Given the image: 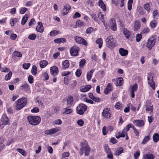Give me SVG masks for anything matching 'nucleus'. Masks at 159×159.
I'll use <instances>...</instances> for the list:
<instances>
[{
    "mask_svg": "<svg viewBox=\"0 0 159 159\" xmlns=\"http://www.w3.org/2000/svg\"><path fill=\"white\" fill-rule=\"evenodd\" d=\"M58 69L56 66H53L50 68V72L52 75L56 76L58 74Z\"/></svg>",
    "mask_w": 159,
    "mask_h": 159,
    "instance_id": "obj_13",
    "label": "nucleus"
},
{
    "mask_svg": "<svg viewBox=\"0 0 159 159\" xmlns=\"http://www.w3.org/2000/svg\"><path fill=\"white\" fill-rule=\"evenodd\" d=\"M141 23L139 21L135 20L134 21V30L135 31H138L140 28Z\"/></svg>",
    "mask_w": 159,
    "mask_h": 159,
    "instance_id": "obj_20",
    "label": "nucleus"
},
{
    "mask_svg": "<svg viewBox=\"0 0 159 159\" xmlns=\"http://www.w3.org/2000/svg\"><path fill=\"white\" fill-rule=\"evenodd\" d=\"M153 139L155 142H157L159 140V135L157 133H154L153 135Z\"/></svg>",
    "mask_w": 159,
    "mask_h": 159,
    "instance_id": "obj_41",
    "label": "nucleus"
},
{
    "mask_svg": "<svg viewBox=\"0 0 159 159\" xmlns=\"http://www.w3.org/2000/svg\"><path fill=\"white\" fill-rule=\"evenodd\" d=\"M62 68L65 69L69 67L70 64L68 60H66L62 62Z\"/></svg>",
    "mask_w": 159,
    "mask_h": 159,
    "instance_id": "obj_28",
    "label": "nucleus"
},
{
    "mask_svg": "<svg viewBox=\"0 0 159 159\" xmlns=\"http://www.w3.org/2000/svg\"><path fill=\"white\" fill-rule=\"evenodd\" d=\"M150 31L149 28L146 27L143 29L141 31V33L142 34H145L148 33Z\"/></svg>",
    "mask_w": 159,
    "mask_h": 159,
    "instance_id": "obj_40",
    "label": "nucleus"
},
{
    "mask_svg": "<svg viewBox=\"0 0 159 159\" xmlns=\"http://www.w3.org/2000/svg\"><path fill=\"white\" fill-rule=\"evenodd\" d=\"M98 4L104 11H105L106 10V5L102 0H99L98 2Z\"/></svg>",
    "mask_w": 159,
    "mask_h": 159,
    "instance_id": "obj_26",
    "label": "nucleus"
},
{
    "mask_svg": "<svg viewBox=\"0 0 159 159\" xmlns=\"http://www.w3.org/2000/svg\"><path fill=\"white\" fill-rule=\"evenodd\" d=\"M20 88L25 92L30 93V87L27 83H24L20 86Z\"/></svg>",
    "mask_w": 159,
    "mask_h": 159,
    "instance_id": "obj_15",
    "label": "nucleus"
},
{
    "mask_svg": "<svg viewBox=\"0 0 159 159\" xmlns=\"http://www.w3.org/2000/svg\"><path fill=\"white\" fill-rule=\"evenodd\" d=\"M76 25L78 27L84 26V23L81 20H77L76 22Z\"/></svg>",
    "mask_w": 159,
    "mask_h": 159,
    "instance_id": "obj_46",
    "label": "nucleus"
},
{
    "mask_svg": "<svg viewBox=\"0 0 159 159\" xmlns=\"http://www.w3.org/2000/svg\"><path fill=\"white\" fill-rule=\"evenodd\" d=\"M37 71L36 66L35 65L33 66L31 71L32 74L34 76H36L37 74Z\"/></svg>",
    "mask_w": 159,
    "mask_h": 159,
    "instance_id": "obj_38",
    "label": "nucleus"
},
{
    "mask_svg": "<svg viewBox=\"0 0 159 159\" xmlns=\"http://www.w3.org/2000/svg\"><path fill=\"white\" fill-rule=\"evenodd\" d=\"M67 106L68 107H70L72 106L73 103V99L72 96H69L66 98Z\"/></svg>",
    "mask_w": 159,
    "mask_h": 159,
    "instance_id": "obj_22",
    "label": "nucleus"
},
{
    "mask_svg": "<svg viewBox=\"0 0 159 159\" xmlns=\"http://www.w3.org/2000/svg\"><path fill=\"white\" fill-rule=\"evenodd\" d=\"M54 42L57 43H65L66 42V39L64 38H57L54 40Z\"/></svg>",
    "mask_w": 159,
    "mask_h": 159,
    "instance_id": "obj_30",
    "label": "nucleus"
},
{
    "mask_svg": "<svg viewBox=\"0 0 159 159\" xmlns=\"http://www.w3.org/2000/svg\"><path fill=\"white\" fill-rule=\"evenodd\" d=\"M70 7H67L66 6L63 7V8L61 11V12L63 15H66L68 13V11L70 9Z\"/></svg>",
    "mask_w": 159,
    "mask_h": 159,
    "instance_id": "obj_24",
    "label": "nucleus"
},
{
    "mask_svg": "<svg viewBox=\"0 0 159 159\" xmlns=\"http://www.w3.org/2000/svg\"><path fill=\"white\" fill-rule=\"evenodd\" d=\"M80 49L76 46H74L70 49V53L72 56H77L78 55V52Z\"/></svg>",
    "mask_w": 159,
    "mask_h": 159,
    "instance_id": "obj_9",
    "label": "nucleus"
},
{
    "mask_svg": "<svg viewBox=\"0 0 159 159\" xmlns=\"http://www.w3.org/2000/svg\"><path fill=\"white\" fill-rule=\"evenodd\" d=\"M111 25L110 27L111 29L114 31H116V26L115 20H112Z\"/></svg>",
    "mask_w": 159,
    "mask_h": 159,
    "instance_id": "obj_36",
    "label": "nucleus"
},
{
    "mask_svg": "<svg viewBox=\"0 0 159 159\" xmlns=\"http://www.w3.org/2000/svg\"><path fill=\"white\" fill-rule=\"evenodd\" d=\"M120 54L122 57L127 56L128 53V51L126 49H125L123 48H120L119 50Z\"/></svg>",
    "mask_w": 159,
    "mask_h": 159,
    "instance_id": "obj_19",
    "label": "nucleus"
},
{
    "mask_svg": "<svg viewBox=\"0 0 159 159\" xmlns=\"http://www.w3.org/2000/svg\"><path fill=\"white\" fill-rule=\"evenodd\" d=\"M150 140V137L149 135L145 136L142 141L141 143L143 144H145L148 142Z\"/></svg>",
    "mask_w": 159,
    "mask_h": 159,
    "instance_id": "obj_37",
    "label": "nucleus"
},
{
    "mask_svg": "<svg viewBox=\"0 0 159 159\" xmlns=\"http://www.w3.org/2000/svg\"><path fill=\"white\" fill-rule=\"evenodd\" d=\"M138 89V85L135 83L134 85L131 86L130 87L129 92L130 96L132 98H134L135 95L134 92L136 91Z\"/></svg>",
    "mask_w": 159,
    "mask_h": 159,
    "instance_id": "obj_11",
    "label": "nucleus"
},
{
    "mask_svg": "<svg viewBox=\"0 0 159 159\" xmlns=\"http://www.w3.org/2000/svg\"><path fill=\"white\" fill-rule=\"evenodd\" d=\"M146 110L147 111H150L151 112H152L153 108V106H148V105H146Z\"/></svg>",
    "mask_w": 159,
    "mask_h": 159,
    "instance_id": "obj_52",
    "label": "nucleus"
},
{
    "mask_svg": "<svg viewBox=\"0 0 159 159\" xmlns=\"http://www.w3.org/2000/svg\"><path fill=\"white\" fill-rule=\"evenodd\" d=\"M110 109L109 108H105L103 110L102 113L103 117L105 119H109L111 118V114L110 112Z\"/></svg>",
    "mask_w": 159,
    "mask_h": 159,
    "instance_id": "obj_8",
    "label": "nucleus"
},
{
    "mask_svg": "<svg viewBox=\"0 0 159 159\" xmlns=\"http://www.w3.org/2000/svg\"><path fill=\"white\" fill-rule=\"evenodd\" d=\"M12 72L11 71H10L7 74L5 77L4 80H5L7 81L10 80L12 75Z\"/></svg>",
    "mask_w": 159,
    "mask_h": 159,
    "instance_id": "obj_42",
    "label": "nucleus"
},
{
    "mask_svg": "<svg viewBox=\"0 0 159 159\" xmlns=\"http://www.w3.org/2000/svg\"><path fill=\"white\" fill-rule=\"evenodd\" d=\"M123 33L127 39L129 38L131 35L130 32L125 28L123 30Z\"/></svg>",
    "mask_w": 159,
    "mask_h": 159,
    "instance_id": "obj_29",
    "label": "nucleus"
},
{
    "mask_svg": "<svg viewBox=\"0 0 159 159\" xmlns=\"http://www.w3.org/2000/svg\"><path fill=\"white\" fill-rule=\"evenodd\" d=\"M27 119L30 124L34 126L38 125L41 121L40 117L38 116H29Z\"/></svg>",
    "mask_w": 159,
    "mask_h": 159,
    "instance_id": "obj_3",
    "label": "nucleus"
},
{
    "mask_svg": "<svg viewBox=\"0 0 159 159\" xmlns=\"http://www.w3.org/2000/svg\"><path fill=\"white\" fill-rule=\"evenodd\" d=\"M81 148L79 153L80 156L83 155L84 151L85 156H88L90 151V148L86 141H84L80 143Z\"/></svg>",
    "mask_w": 159,
    "mask_h": 159,
    "instance_id": "obj_1",
    "label": "nucleus"
},
{
    "mask_svg": "<svg viewBox=\"0 0 159 159\" xmlns=\"http://www.w3.org/2000/svg\"><path fill=\"white\" fill-rule=\"evenodd\" d=\"M159 15V13L158 11L156 9H154L153 12V18H156L157 16Z\"/></svg>",
    "mask_w": 159,
    "mask_h": 159,
    "instance_id": "obj_60",
    "label": "nucleus"
},
{
    "mask_svg": "<svg viewBox=\"0 0 159 159\" xmlns=\"http://www.w3.org/2000/svg\"><path fill=\"white\" fill-rule=\"evenodd\" d=\"M10 124V121L7 116L5 115H3L0 120V126L1 128H3L6 125Z\"/></svg>",
    "mask_w": 159,
    "mask_h": 159,
    "instance_id": "obj_7",
    "label": "nucleus"
},
{
    "mask_svg": "<svg viewBox=\"0 0 159 159\" xmlns=\"http://www.w3.org/2000/svg\"><path fill=\"white\" fill-rule=\"evenodd\" d=\"M154 156L151 153L145 154L143 156V159H153Z\"/></svg>",
    "mask_w": 159,
    "mask_h": 159,
    "instance_id": "obj_25",
    "label": "nucleus"
},
{
    "mask_svg": "<svg viewBox=\"0 0 159 159\" xmlns=\"http://www.w3.org/2000/svg\"><path fill=\"white\" fill-rule=\"evenodd\" d=\"M59 32L56 30H52V31L50 33V36L53 37L54 36L57 34Z\"/></svg>",
    "mask_w": 159,
    "mask_h": 159,
    "instance_id": "obj_53",
    "label": "nucleus"
},
{
    "mask_svg": "<svg viewBox=\"0 0 159 159\" xmlns=\"http://www.w3.org/2000/svg\"><path fill=\"white\" fill-rule=\"evenodd\" d=\"M10 69L6 67H4L2 68L1 71L3 72H7L9 71Z\"/></svg>",
    "mask_w": 159,
    "mask_h": 159,
    "instance_id": "obj_62",
    "label": "nucleus"
},
{
    "mask_svg": "<svg viewBox=\"0 0 159 159\" xmlns=\"http://www.w3.org/2000/svg\"><path fill=\"white\" fill-rule=\"evenodd\" d=\"M28 20V17L27 16L23 17L21 20V24L22 25H24L25 24L26 22Z\"/></svg>",
    "mask_w": 159,
    "mask_h": 159,
    "instance_id": "obj_58",
    "label": "nucleus"
},
{
    "mask_svg": "<svg viewBox=\"0 0 159 159\" xmlns=\"http://www.w3.org/2000/svg\"><path fill=\"white\" fill-rule=\"evenodd\" d=\"M42 77L43 78V80L46 81L49 79V76L48 73L47 72H45L42 75Z\"/></svg>",
    "mask_w": 159,
    "mask_h": 159,
    "instance_id": "obj_43",
    "label": "nucleus"
},
{
    "mask_svg": "<svg viewBox=\"0 0 159 159\" xmlns=\"http://www.w3.org/2000/svg\"><path fill=\"white\" fill-rule=\"evenodd\" d=\"M157 24V21L155 20H153L150 22V26L152 29H154L156 27Z\"/></svg>",
    "mask_w": 159,
    "mask_h": 159,
    "instance_id": "obj_31",
    "label": "nucleus"
},
{
    "mask_svg": "<svg viewBox=\"0 0 159 159\" xmlns=\"http://www.w3.org/2000/svg\"><path fill=\"white\" fill-rule=\"evenodd\" d=\"M74 39L76 43L83 44L85 46L87 45V43L84 39L79 36H75L74 37Z\"/></svg>",
    "mask_w": 159,
    "mask_h": 159,
    "instance_id": "obj_12",
    "label": "nucleus"
},
{
    "mask_svg": "<svg viewBox=\"0 0 159 159\" xmlns=\"http://www.w3.org/2000/svg\"><path fill=\"white\" fill-rule=\"evenodd\" d=\"M28 81L31 84L33 82L34 78L31 75H30L28 77Z\"/></svg>",
    "mask_w": 159,
    "mask_h": 159,
    "instance_id": "obj_61",
    "label": "nucleus"
},
{
    "mask_svg": "<svg viewBox=\"0 0 159 159\" xmlns=\"http://www.w3.org/2000/svg\"><path fill=\"white\" fill-rule=\"evenodd\" d=\"M64 112L63 113L64 114H68L70 113H72L73 111V110L71 109L70 108L69 109L67 107L66 108H65L64 109Z\"/></svg>",
    "mask_w": 159,
    "mask_h": 159,
    "instance_id": "obj_44",
    "label": "nucleus"
},
{
    "mask_svg": "<svg viewBox=\"0 0 159 159\" xmlns=\"http://www.w3.org/2000/svg\"><path fill=\"white\" fill-rule=\"evenodd\" d=\"M147 79L148 84L153 89H154L155 83L153 81V75L152 74L148 75Z\"/></svg>",
    "mask_w": 159,
    "mask_h": 159,
    "instance_id": "obj_10",
    "label": "nucleus"
},
{
    "mask_svg": "<svg viewBox=\"0 0 159 159\" xmlns=\"http://www.w3.org/2000/svg\"><path fill=\"white\" fill-rule=\"evenodd\" d=\"M28 38L30 40H34L36 39V36L35 34H32L28 36Z\"/></svg>",
    "mask_w": 159,
    "mask_h": 159,
    "instance_id": "obj_56",
    "label": "nucleus"
},
{
    "mask_svg": "<svg viewBox=\"0 0 159 159\" xmlns=\"http://www.w3.org/2000/svg\"><path fill=\"white\" fill-rule=\"evenodd\" d=\"M70 80L68 79V77H65L64 78V83L66 85L70 83Z\"/></svg>",
    "mask_w": 159,
    "mask_h": 159,
    "instance_id": "obj_63",
    "label": "nucleus"
},
{
    "mask_svg": "<svg viewBox=\"0 0 159 159\" xmlns=\"http://www.w3.org/2000/svg\"><path fill=\"white\" fill-rule=\"evenodd\" d=\"M91 88V86L90 85H87L84 87L80 89V91L83 92H85L89 91Z\"/></svg>",
    "mask_w": 159,
    "mask_h": 159,
    "instance_id": "obj_33",
    "label": "nucleus"
},
{
    "mask_svg": "<svg viewBox=\"0 0 159 159\" xmlns=\"http://www.w3.org/2000/svg\"><path fill=\"white\" fill-rule=\"evenodd\" d=\"M75 75L77 77H79L82 74V70L80 69L77 70L75 72Z\"/></svg>",
    "mask_w": 159,
    "mask_h": 159,
    "instance_id": "obj_57",
    "label": "nucleus"
},
{
    "mask_svg": "<svg viewBox=\"0 0 159 159\" xmlns=\"http://www.w3.org/2000/svg\"><path fill=\"white\" fill-rule=\"evenodd\" d=\"M132 129L134 131L135 135L137 136H139V131L134 126L132 127Z\"/></svg>",
    "mask_w": 159,
    "mask_h": 159,
    "instance_id": "obj_59",
    "label": "nucleus"
},
{
    "mask_svg": "<svg viewBox=\"0 0 159 159\" xmlns=\"http://www.w3.org/2000/svg\"><path fill=\"white\" fill-rule=\"evenodd\" d=\"M48 64V62L46 60H43L39 62L40 67L42 68H44Z\"/></svg>",
    "mask_w": 159,
    "mask_h": 159,
    "instance_id": "obj_34",
    "label": "nucleus"
},
{
    "mask_svg": "<svg viewBox=\"0 0 159 159\" xmlns=\"http://www.w3.org/2000/svg\"><path fill=\"white\" fill-rule=\"evenodd\" d=\"M86 63V60L84 59H82L79 62V67L83 68Z\"/></svg>",
    "mask_w": 159,
    "mask_h": 159,
    "instance_id": "obj_48",
    "label": "nucleus"
},
{
    "mask_svg": "<svg viewBox=\"0 0 159 159\" xmlns=\"http://www.w3.org/2000/svg\"><path fill=\"white\" fill-rule=\"evenodd\" d=\"M87 108V107L86 105L83 103H80L76 108V112L78 114L82 115L86 111Z\"/></svg>",
    "mask_w": 159,
    "mask_h": 159,
    "instance_id": "obj_6",
    "label": "nucleus"
},
{
    "mask_svg": "<svg viewBox=\"0 0 159 159\" xmlns=\"http://www.w3.org/2000/svg\"><path fill=\"white\" fill-rule=\"evenodd\" d=\"M144 8L147 10L148 13L150 11V5L148 3H147L143 6Z\"/></svg>",
    "mask_w": 159,
    "mask_h": 159,
    "instance_id": "obj_50",
    "label": "nucleus"
},
{
    "mask_svg": "<svg viewBox=\"0 0 159 159\" xmlns=\"http://www.w3.org/2000/svg\"><path fill=\"white\" fill-rule=\"evenodd\" d=\"M96 43L98 44V48H100L102 46L103 40L102 38H100L98 39L95 42Z\"/></svg>",
    "mask_w": 159,
    "mask_h": 159,
    "instance_id": "obj_32",
    "label": "nucleus"
},
{
    "mask_svg": "<svg viewBox=\"0 0 159 159\" xmlns=\"http://www.w3.org/2000/svg\"><path fill=\"white\" fill-rule=\"evenodd\" d=\"M113 90L112 86L111 84L108 83L105 90L104 91V93L105 94H107L109 92L112 91Z\"/></svg>",
    "mask_w": 159,
    "mask_h": 159,
    "instance_id": "obj_18",
    "label": "nucleus"
},
{
    "mask_svg": "<svg viewBox=\"0 0 159 159\" xmlns=\"http://www.w3.org/2000/svg\"><path fill=\"white\" fill-rule=\"evenodd\" d=\"M16 151L23 156H26L27 153L23 149L21 148H17L16 149Z\"/></svg>",
    "mask_w": 159,
    "mask_h": 159,
    "instance_id": "obj_45",
    "label": "nucleus"
},
{
    "mask_svg": "<svg viewBox=\"0 0 159 159\" xmlns=\"http://www.w3.org/2000/svg\"><path fill=\"white\" fill-rule=\"evenodd\" d=\"M13 55L15 57H21L22 56L21 53L18 51H15L13 53Z\"/></svg>",
    "mask_w": 159,
    "mask_h": 159,
    "instance_id": "obj_47",
    "label": "nucleus"
},
{
    "mask_svg": "<svg viewBox=\"0 0 159 159\" xmlns=\"http://www.w3.org/2000/svg\"><path fill=\"white\" fill-rule=\"evenodd\" d=\"M116 81L115 84L117 86H120L122 85L123 84V79L121 77L118 78L116 80L115 79L112 80V81Z\"/></svg>",
    "mask_w": 159,
    "mask_h": 159,
    "instance_id": "obj_17",
    "label": "nucleus"
},
{
    "mask_svg": "<svg viewBox=\"0 0 159 159\" xmlns=\"http://www.w3.org/2000/svg\"><path fill=\"white\" fill-rule=\"evenodd\" d=\"M146 44V47L149 50L155 45L156 41V37L155 35H152L149 38Z\"/></svg>",
    "mask_w": 159,
    "mask_h": 159,
    "instance_id": "obj_5",
    "label": "nucleus"
},
{
    "mask_svg": "<svg viewBox=\"0 0 159 159\" xmlns=\"http://www.w3.org/2000/svg\"><path fill=\"white\" fill-rule=\"evenodd\" d=\"M39 111V109L37 107H35L31 109V112L33 113L38 112Z\"/></svg>",
    "mask_w": 159,
    "mask_h": 159,
    "instance_id": "obj_64",
    "label": "nucleus"
},
{
    "mask_svg": "<svg viewBox=\"0 0 159 159\" xmlns=\"http://www.w3.org/2000/svg\"><path fill=\"white\" fill-rule=\"evenodd\" d=\"M115 108L117 110H121L123 108L122 104L120 102H116L115 105Z\"/></svg>",
    "mask_w": 159,
    "mask_h": 159,
    "instance_id": "obj_35",
    "label": "nucleus"
},
{
    "mask_svg": "<svg viewBox=\"0 0 159 159\" xmlns=\"http://www.w3.org/2000/svg\"><path fill=\"white\" fill-rule=\"evenodd\" d=\"M142 34H136V41L137 42H139L142 38Z\"/></svg>",
    "mask_w": 159,
    "mask_h": 159,
    "instance_id": "obj_55",
    "label": "nucleus"
},
{
    "mask_svg": "<svg viewBox=\"0 0 159 159\" xmlns=\"http://www.w3.org/2000/svg\"><path fill=\"white\" fill-rule=\"evenodd\" d=\"M58 128H55L45 131V134L47 135H52L56 132L59 131Z\"/></svg>",
    "mask_w": 159,
    "mask_h": 159,
    "instance_id": "obj_14",
    "label": "nucleus"
},
{
    "mask_svg": "<svg viewBox=\"0 0 159 159\" xmlns=\"http://www.w3.org/2000/svg\"><path fill=\"white\" fill-rule=\"evenodd\" d=\"M133 2V0H129L128 2V9L130 11L132 9V6Z\"/></svg>",
    "mask_w": 159,
    "mask_h": 159,
    "instance_id": "obj_49",
    "label": "nucleus"
},
{
    "mask_svg": "<svg viewBox=\"0 0 159 159\" xmlns=\"http://www.w3.org/2000/svg\"><path fill=\"white\" fill-rule=\"evenodd\" d=\"M134 126L132 124H129L128 125H127L125 128L123 130H125L126 132L127 133V132L129 131L130 128H132V127H134Z\"/></svg>",
    "mask_w": 159,
    "mask_h": 159,
    "instance_id": "obj_51",
    "label": "nucleus"
},
{
    "mask_svg": "<svg viewBox=\"0 0 159 159\" xmlns=\"http://www.w3.org/2000/svg\"><path fill=\"white\" fill-rule=\"evenodd\" d=\"M17 21V19L15 18L13 19H11L10 20V24L11 26H13L16 23Z\"/></svg>",
    "mask_w": 159,
    "mask_h": 159,
    "instance_id": "obj_54",
    "label": "nucleus"
},
{
    "mask_svg": "<svg viewBox=\"0 0 159 159\" xmlns=\"http://www.w3.org/2000/svg\"><path fill=\"white\" fill-rule=\"evenodd\" d=\"M133 123L136 126L139 127L143 126L144 124L143 120H134Z\"/></svg>",
    "mask_w": 159,
    "mask_h": 159,
    "instance_id": "obj_16",
    "label": "nucleus"
},
{
    "mask_svg": "<svg viewBox=\"0 0 159 159\" xmlns=\"http://www.w3.org/2000/svg\"><path fill=\"white\" fill-rule=\"evenodd\" d=\"M38 26L36 28V30L40 33H42L43 32L44 29L43 25L40 22L38 23Z\"/></svg>",
    "mask_w": 159,
    "mask_h": 159,
    "instance_id": "obj_21",
    "label": "nucleus"
},
{
    "mask_svg": "<svg viewBox=\"0 0 159 159\" xmlns=\"http://www.w3.org/2000/svg\"><path fill=\"white\" fill-rule=\"evenodd\" d=\"M105 42L106 46L111 49L114 48L116 45V41L112 35L108 36L106 39Z\"/></svg>",
    "mask_w": 159,
    "mask_h": 159,
    "instance_id": "obj_4",
    "label": "nucleus"
},
{
    "mask_svg": "<svg viewBox=\"0 0 159 159\" xmlns=\"http://www.w3.org/2000/svg\"><path fill=\"white\" fill-rule=\"evenodd\" d=\"M98 15L100 20L102 21L104 25L105 26V20L104 19V15L102 14L101 13H99Z\"/></svg>",
    "mask_w": 159,
    "mask_h": 159,
    "instance_id": "obj_39",
    "label": "nucleus"
},
{
    "mask_svg": "<svg viewBox=\"0 0 159 159\" xmlns=\"http://www.w3.org/2000/svg\"><path fill=\"white\" fill-rule=\"evenodd\" d=\"M94 70H95L94 69H92L90 71H88L87 72L86 77L88 81H89L91 79L93 74L94 72Z\"/></svg>",
    "mask_w": 159,
    "mask_h": 159,
    "instance_id": "obj_23",
    "label": "nucleus"
},
{
    "mask_svg": "<svg viewBox=\"0 0 159 159\" xmlns=\"http://www.w3.org/2000/svg\"><path fill=\"white\" fill-rule=\"evenodd\" d=\"M123 149L120 147H118L115 151L114 154L116 156L119 155L123 152Z\"/></svg>",
    "mask_w": 159,
    "mask_h": 159,
    "instance_id": "obj_27",
    "label": "nucleus"
},
{
    "mask_svg": "<svg viewBox=\"0 0 159 159\" xmlns=\"http://www.w3.org/2000/svg\"><path fill=\"white\" fill-rule=\"evenodd\" d=\"M27 100L25 98H22L18 99L16 102V108L18 110L25 107L26 105Z\"/></svg>",
    "mask_w": 159,
    "mask_h": 159,
    "instance_id": "obj_2",
    "label": "nucleus"
}]
</instances>
